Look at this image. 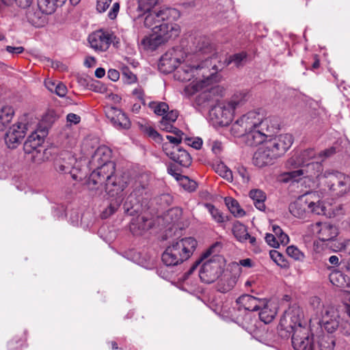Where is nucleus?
<instances>
[{
	"label": "nucleus",
	"instance_id": "f03ea898",
	"mask_svg": "<svg viewBox=\"0 0 350 350\" xmlns=\"http://www.w3.org/2000/svg\"><path fill=\"white\" fill-rule=\"evenodd\" d=\"M177 10L165 8L159 12L148 13L144 18V26L151 29L152 33L144 38L141 44L144 49L154 51L159 46L176 38L180 33V26L170 20Z\"/></svg>",
	"mask_w": 350,
	"mask_h": 350
},
{
	"label": "nucleus",
	"instance_id": "bf43d9fd",
	"mask_svg": "<svg viewBox=\"0 0 350 350\" xmlns=\"http://www.w3.org/2000/svg\"><path fill=\"white\" fill-rule=\"evenodd\" d=\"M119 9H120L119 3L115 2L112 5L111 9L110 10V11L108 13L109 18L111 19L116 18L117 16V14L119 12Z\"/></svg>",
	"mask_w": 350,
	"mask_h": 350
},
{
	"label": "nucleus",
	"instance_id": "13d9d810",
	"mask_svg": "<svg viewBox=\"0 0 350 350\" xmlns=\"http://www.w3.org/2000/svg\"><path fill=\"white\" fill-rule=\"evenodd\" d=\"M146 133L149 137L153 138L155 140L161 139V136L160 134L151 126L146 129Z\"/></svg>",
	"mask_w": 350,
	"mask_h": 350
},
{
	"label": "nucleus",
	"instance_id": "7c9ffc66",
	"mask_svg": "<svg viewBox=\"0 0 350 350\" xmlns=\"http://www.w3.org/2000/svg\"><path fill=\"white\" fill-rule=\"evenodd\" d=\"M249 195L257 209L260 211H264L265 209V201L266 196L262 191L260 189H252L250 191Z\"/></svg>",
	"mask_w": 350,
	"mask_h": 350
},
{
	"label": "nucleus",
	"instance_id": "412c9836",
	"mask_svg": "<svg viewBox=\"0 0 350 350\" xmlns=\"http://www.w3.org/2000/svg\"><path fill=\"white\" fill-rule=\"evenodd\" d=\"M277 158L271 153L265 144L260 147L254 153L253 157V163L258 167H263L267 165H272Z\"/></svg>",
	"mask_w": 350,
	"mask_h": 350
},
{
	"label": "nucleus",
	"instance_id": "9d476101",
	"mask_svg": "<svg viewBox=\"0 0 350 350\" xmlns=\"http://www.w3.org/2000/svg\"><path fill=\"white\" fill-rule=\"evenodd\" d=\"M234 112L226 103H219L209 111V120L214 126H228L232 120Z\"/></svg>",
	"mask_w": 350,
	"mask_h": 350
},
{
	"label": "nucleus",
	"instance_id": "39448f33",
	"mask_svg": "<svg viewBox=\"0 0 350 350\" xmlns=\"http://www.w3.org/2000/svg\"><path fill=\"white\" fill-rule=\"evenodd\" d=\"M197 246L192 237L172 241L162 254L161 260L167 267L176 266L190 258Z\"/></svg>",
	"mask_w": 350,
	"mask_h": 350
},
{
	"label": "nucleus",
	"instance_id": "e433bc0d",
	"mask_svg": "<svg viewBox=\"0 0 350 350\" xmlns=\"http://www.w3.org/2000/svg\"><path fill=\"white\" fill-rule=\"evenodd\" d=\"M148 106L158 116H163L169 110L168 105L164 102L152 101Z\"/></svg>",
	"mask_w": 350,
	"mask_h": 350
},
{
	"label": "nucleus",
	"instance_id": "a211bd4d",
	"mask_svg": "<svg viewBox=\"0 0 350 350\" xmlns=\"http://www.w3.org/2000/svg\"><path fill=\"white\" fill-rule=\"evenodd\" d=\"M105 115L113 125L118 129H128L131 123L126 115L122 110L114 107H107Z\"/></svg>",
	"mask_w": 350,
	"mask_h": 350
},
{
	"label": "nucleus",
	"instance_id": "de8ad7c7",
	"mask_svg": "<svg viewBox=\"0 0 350 350\" xmlns=\"http://www.w3.org/2000/svg\"><path fill=\"white\" fill-rule=\"evenodd\" d=\"M328 247V241L316 239L313 243V250L317 254L324 252Z\"/></svg>",
	"mask_w": 350,
	"mask_h": 350
},
{
	"label": "nucleus",
	"instance_id": "4468645a",
	"mask_svg": "<svg viewBox=\"0 0 350 350\" xmlns=\"http://www.w3.org/2000/svg\"><path fill=\"white\" fill-rule=\"evenodd\" d=\"M304 314L300 307L293 304L284 312L280 320V325L285 328L301 327Z\"/></svg>",
	"mask_w": 350,
	"mask_h": 350
},
{
	"label": "nucleus",
	"instance_id": "052dcab7",
	"mask_svg": "<svg viewBox=\"0 0 350 350\" xmlns=\"http://www.w3.org/2000/svg\"><path fill=\"white\" fill-rule=\"evenodd\" d=\"M178 116V111L176 110H172V111H169L168 113H167L163 117V118L166 119L167 120L174 123L177 120Z\"/></svg>",
	"mask_w": 350,
	"mask_h": 350
},
{
	"label": "nucleus",
	"instance_id": "f3484780",
	"mask_svg": "<svg viewBox=\"0 0 350 350\" xmlns=\"http://www.w3.org/2000/svg\"><path fill=\"white\" fill-rule=\"evenodd\" d=\"M27 126L25 124L18 122L13 124L5 135V142L10 148H16L25 136Z\"/></svg>",
	"mask_w": 350,
	"mask_h": 350
},
{
	"label": "nucleus",
	"instance_id": "dca6fc26",
	"mask_svg": "<svg viewBox=\"0 0 350 350\" xmlns=\"http://www.w3.org/2000/svg\"><path fill=\"white\" fill-rule=\"evenodd\" d=\"M292 344L295 350H312L313 334L311 329H293Z\"/></svg>",
	"mask_w": 350,
	"mask_h": 350
},
{
	"label": "nucleus",
	"instance_id": "c85d7f7f",
	"mask_svg": "<svg viewBox=\"0 0 350 350\" xmlns=\"http://www.w3.org/2000/svg\"><path fill=\"white\" fill-rule=\"evenodd\" d=\"M311 227L317 239L328 241V223L318 221L311 225Z\"/></svg>",
	"mask_w": 350,
	"mask_h": 350
},
{
	"label": "nucleus",
	"instance_id": "a878e982",
	"mask_svg": "<svg viewBox=\"0 0 350 350\" xmlns=\"http://www.w3.org/2000/svg\"><path fill=\"white\" fill-rule=\"evenodd\" d=\"M142 202L134 196V194H129L123 204L124 211L129 215H135L142 210Z\"/></svg>",
	"mask_w": 350,
	"mask_h": 350
},
{
	"label": "nucleus",
	"instance_id": "603ef678",
	"mask_svg": "<svg viewBox=\"0 0 350 350\" xmlns=\"http://www.w3.org/2000/svg\"><path fill=\"white\" fill-rule=\"evenodd\" d=\"M238 174L241 176L242 179V182L243 183H247L249 182L250 176L247 170L244 167H239L237 168Z\"/></svg>",
	"mask_w": 350,
	"mask_h": 350
},
{
	"label": "nucleus",
	"instance_id": "f8f14e48",
	"mask_svg": "<svg viewBox=\"0 0 350 350\" xmlns=\"http://www.w3.org/2000/svg\"><path fill=\"white\" fill-rule=\"evenodd\" d=\"M293 137L291 134H282L265 142V146L278 159L282 156L292 146Z\"/></svg>",
	"mask_w": 350,
	"mask_h": 350
},
{
	"label": "nucleus",
	"instance_id": "774afa93",
	"mask_svg": "<svg viewBox=\"0 0 350 350\" xmlns=\"http://www.w3.org/2000/svg\"><path fill=\"white\" fill-rule=\"evenodd\" d=\"M166 138L169 141V144L171 146H178L177 145L181 142V137H174L172 135H167Z\"/></svg>",
	"mask_w": 350,
	"mask_h": 350
},
{
	"label": "nucleus",
	"instance_id": "4be33fe9",
	"mask_svg": "<svg viewBox=\"0 0 350 350\" xmlns=\"http://www.w3.org/2000/svg\"><path fill=\"white\" fill-rule=\"evenodd\" d=\"M290 213L299 219H306L308 217V201L304 199V196L299 198L295 202L291 203L288 206Z\"/></svg>",
	"mask_w": 350,
	"mask_h": 350
},
{
	"label": "nucleus",
	"instance_id": "e2e57ef3",
	"mask_svg": "<svg viewBox=\"0 0 350 350\" xmlns=\"http://www.w3.org/2000/svg\"><path fill=\"white\" fill-rule=\"evenodd\" d=\"M317 342L320 350H328L327 337L325 336H319Z\"/></svg>",
	"mask_w": 350,
	"mask_h": 350
},
{
	"label": "nucleus",
	"instance_id": "680f3d73",
	"mask_svg": "<svg viewBox=\"0 0 350 350\" xmlns=\"http://www.w3.org/2000/svg\"><path fill=\"white\" fill-rule=\"evenodd\" d=\"M344 214L342 205L339 204L336 206L335 208H332V213L329 212V218L331 217H340Z\"/></svg>",
	"mask_w": 350,
	"mask_h": 350
},
{
	"label": "nucleus",
	"instance_id": "3c124183",
	"mask_svg": "<svg viewBox=\"0 0 350 350\" xmlns=\"http://www.w3.org/2000/svg\"><path fill=\"white\" fill-rule=\"evenodd\" d=\"M54 92L60 97H64L67 93V88L62 83H57Z\"/></svg>",
	"mask_w": 350,
	"mask_h": 350
},
{
	"label": "nucleus",
	"instance_id": "6e6552de",
	"mask_svg": "<svg viewBox=\"0 0 350 350\" xmlns=\"http://www.w3.org/2000/svg\"><path fill=\"white\" fill-rule=\"evenodd\" d=\"M187 57V53L182 46L173 47L161 56L159 68L164 73H170L177 68L178 65Z\"/></svg>",
	"mask_w": 350,
	"mask_h": 350
},
{
	"label": "nucleus",
	"instance_id": "2f4dec72",
	"mask_svg": "<svg viewBox=\"0 0 350 350\" xmlns=\"http://www.w3.org/2000/svg\"><path fill=\"white\" fill-rule=\"evenodd\" d=\"M14 114V109L10 106H3L0 109V131L11 122Z\"/></svg>",
	"mask_w": 350,
	"mask_h": 350
},
{
	"label": "nucleus",
	"instance_id": "37998d69",
	"mask_svg": "<svg viewBox=\"0 0 350 350\" xmlns=\"http://www.w3.org/2000/svg\"><path fill=\"white\" fill-rule=\"evenodd\" d=\"M250 332L251 336L257 340L265 342L268 341L269 329H251Z\"/></svg>",
	"mask_w": 350,
	"mask_h": 350
},
{
	"label": "nucleus",
	"instance_id": "9b49d317",
	"mask_svg": "<svg viewBox=\"0 0 350 350\" xmlns=\"http://www.w3.org/2000/svg\"><path fill=\"white\" fill-rule=\"evenodd\" d=\"M350 190V177L339 172H329V191L341 197Z\"/></svg>",
	"mask_w": 350,
	"mask_h": 350
},
{
	"label": "nucleus",
	"instance_id": "49530a36",
	"mask_svg": "<svg viewBox=\"0 0 350 350\" xmlns=\"http://www.w3.org/2000/svg\"><path fill=\"white\" fill-rule=\"evenodd\" d=\"M182 215L183 210L178 207L172 208L167 213V215L171 218L173 223L178 222L181 219Z\"/></svg>",
	"mask_w": 350,
	"mask_h": 350
},
{
	"label": "nucleus",
	"instance_id": "f257e3e1",
	"mask_svg": "<svg viewBox=\"0 0 350 350\" xmlns=\"http://www.w3.org/2000/svg\"><path fill=\"white\" fill-rule=\"evenodd\" d=\"M111 150L107 146L98 147L92 155L90 163L97 165L88 181L90 189H104L108 195L115 198L108 208L103 213L105 217L114 213L122 201V191L126 187V183H121L115 176L116 164L110 161Z\"/></svg>",
	"mask_w": 350,
	"mask_h": 350
},
{
	"label": "nucleus",
	"instance_id": "09e8293b",
	"mask_svg": "<svg viewBox=\"0 0 350 350\" xmlns=\"http://www.w3.org/2000/svg\"><path fill=\"white\" fill-rule=\"evenodd\" d=\"M329 250L334 252L344 251V242L329 238Z\"/></svg>",
	"mask_w": 350,
	"mask_h": 350
},
{
	"label": "nucleus",
	"instance_id": "ddd939ff",
	"mask_svg": "<svg viewBox=\"0 0 350 350\" xmlns=\"http://www.w3.org/2000/svg\"><path fill=\"white\" fill-rule=\"evenodd\" d=\"M115 39L116 36L113 33L102 29L92 33L88 37L91 47L97 51H107L112 42L117 44L118 41L115 42Z\"/></svg>",
	"mask_w": 350,
	"mask_h": 350
},
{
	"label": "nucleus",
	"instance_id": "79ce46f5",
	"mask_svg": "<svg viewBox=\"0 0 350 350\" xmlns=\"http://www.w3.org/2000/svg\"><path fill=\"white\" fill-rule=\"evenodd\" d=\"M304 175V170L299 169L294 171L284 172L282 174L283 181L288 182L290 180L299 181L300 178Z\"/></svg>",
	"mask_w": 350,
	"mask_h": 350
},
{
	"label": "nucleus",
	"instance_id": "4d7b16f0",
	"mask_svg": "<svg viewBox=\"0 0 350 350\" xmlns=\"http://www.w3.org/2000/svg\"><path fill=\"white\" fill-rule=\"evenodd\" d=\"M344 260V258L340 254L329 256V263L336 266L340 265Z\"/></svg>",
	"mask_w": 350,
	"mask_h": 350
},
{
	"label": "nucleus",
	"instance_id": "aec40b11",
	"mask_svg": "<svg viewBox=\"0 0 350 350\" xmlns=\"http://www.w3.org/2000/svg\"><path fill=\"white\" fill-rule=\"evenodd\" d=\"M76 163V158L69 152L64 151L56 156L54 166L57 172L61 174L72 173Z\"/></svg>",
	"mask_w": 350,
	"mask_h": 350
},
{
	"label": "nucleus",
	"instance_id": "6ab92c4d",
	"mask_svg": "<svg viewBox=\"0 0 350 350\" xmlns=\"http://www.w3.org/2000/svg\"><path fill=\"white\" fill-rule=\"evenodd\" d=\"M265 299H259L254 296L244 294L236 299L237 310H242L248 312H254L259 310L262 306H265Z\"/></svg>",
	"mask_w": 350,
	"mask_h": 350
},
{
	"label": "nucleus",
	"instance_id": "5701e85b",
	"mask_svg": "<svg viewBox=\"0 0 350 350\" xmlns=\"http://www.w3.org/2000/svg\"><path fill=\"white\" fill-rule=\"evenodd\" d=\"M213 311L226 321L235 322L239 326H244L243 321L236 317L235 308L230 307L228 304H223L220 306H217L213 309Z\"/></svg>",
	"mask_w": 350,
	"mask_h": 350
},
{
	"label": "nucleus",
	"instance_id": "bb28decb",
	"mask_svg": "<svg viewBox=\"0 0 350 350\" xmlns=\"http://www.w3.org/2000/svg\"><path fill=\"white\" fill-rule=\"evenodd\" d=\"M329 282L340 288H345L349 286L346 276L341 271L332 267H329Z\"/></svg>",
	"mask_w": 350,
	"mask_h": 350
},
{
	"label": "nucleus",
	"instance_id": "cd10ccee",
	"mask_svg": "<svg viewBox=\"0 0 350 350\" xmlns=\"http://www.w3.org/2000/svg\"><path fill=\"white\" fill-rule=\"evenodd\" d=\"M249 92L246 90H243L236 92L232 96L230 100L226 103L234 112L237 108L243 105L249 99Z\"/></svg>",
	"mask_w": 350,
	"mask_h": 350
},
{
	"label": "nucleus",
	"instance_id": "2eb2a0df",
	"mask_svg": "<svg viewBox=\"0 0 350 350\" xmlns=\"http://www.w3.org/2000/svg\"><path fill=\"white\" fill-rule=\"evenodd\" d=\"M163 150L170 159L180 165L187 167L191 165V157L186 150L169 144H163Z\"/></svg>",
	"mask_w": 350,
	"mask_h": 350
},
{
	"label": "nucleus",
	"instance_id": "a19ab883",
	"mask_svg": "<svg viewBox=\"0 0 350 350\" xmlns=\"http://www.w3.org/2000/svg\"><path fill=\"white\" fill-rule=\"evenodd\" d=\"M146 193V185L142 184L140 182L136 181L133 185V191L130 194H134L139 201H142L143 196Z\"/></svg>",
	"mask_w": 350,
	"mask_h": 350
},
{
	"label": "nucleus",
	"instance_id": "58836bf2",
	"mask_svg": "<svg viewBox=\"0 0 350 350\" xmlns=\"http://www.w3.org/2000/svg\"><path fill=\"white\" fill-rule=\"evenodd\" d=\"M309 211L316 215H325L327 208L325 204L321 201L317 202H308Z\"/></svg>",
	"mask_w": 350,
	"mask_h": 350
},
{
	"label": "nucleus",
	"instance_id": "b1692460",
	"mask_svg": "<svg viewBox=\"0 0 350 350\" xmlns=\"http://www.w3.org/2000/svg\"><path fill=\"white\" fill-rule=\"evenodd\" d=\"M265 306H260L259 308L260 320L265 325L269 324L275 319L278 308L276 304L265 299Z\"/></svg>",
	"mask_w": 350,
	"mask_h": 350
},
{
	"label": "nucleus",
	"instance_id": "0e129e2a",
	"mask_svg": "<svg viewBox=\"0 0 350 350\" xmlns=\"http://www.w3.org/2000/svg\"><path fill=\"white\" fill-rule=\"evenodd\" d=\"M5 49L8 53L12 54H21L25 51V49L23 46H7Z\"/></svg>",
	"mask_w": 350,
	"mask_h": 350
},
{
	"label": "nucleus",
	"instance_id": "5fc2aeb1",
	"mask_svg": "<svg viewBox=\"0 0 350 350\" xmlns=\"http://www.w3.org/2000/svg\"><path fill=\"white\" fill-rule=\"evenodd\" d=\"M132 93L133 95L136 96V98H137L141 102V104L144 105L146 104L144 99V92L142 88H135Z\"/></svg>",
	"mask_w": 350,
	"mask_h": 350
},
{
	"label": "nucleus",
	"instance_id": "20e7f679",
	"mask_svg": "<svg viewBox=\"0 0 350 350\" xmlns=\"http://www.w3.org/2000/svg\"><path fill=\"white\" fill-rule=\"evenodd\" d=\"M216 59V57L205 58L200 64H183L179 68L178 67L174 74V78L180 81L192 82L186 85L184 88L183 94L189 97L197 92L208 88L212 81L211 77L214 75L212 70V61Z\"/></svg>",
	"mask_w": 350,
	"mask_h": 350
},
{
	"label": "nucleus",
	"instance_id": "0eeeda50",
	"mask_svg": "<svg viewBox=\"0 0 350 350\" xmlns=\"http://www.w3.org/2000/svg\"><path fill=\"white\" fill-rule=\"evenodd\" d=\"M197 48L198 52L201 54H210V57H216V59L212 61V70L214 71V74L221 70L230 64H234L237 68H239L243 66L247 62V55L245 52L234 54L228 58L226 57L224 62H221V59H218L217 54L214 53L213 46L206 38L201 39Z\"/></svg>",
	"mask_w": 350,
	"mask_h": 350
},
{
	"label": "nucleus",
	"instance_id": "6e6d98bb",
	"mask_svg": "<svg viewBox=\"0 0 350 350\" xmlns=\"http://www.w3.org/2000/svg\"><path fill=\"white\" fill-rule=\"evenodd\" d=\"M173 122H171L166 119L162 118L161 120L159 122L160 127L167 132H172V129H174V126L172 125Z\"/></svg>",
	"mask_w": 350,
	"mask_h": 350
},
{
	"label": "nucleus",
	"instance_id": "a18cd8bd",
	"mask_svg": "<svg viewBox=\"0 0 350 350\" xmlns=\"http://www.w3.org/2000/svg\"><path fill=\"white\" fill-rule=\"evenodd\" d=\"M159 0H139V8L144 12L149 11L155 6Z\"/></svg>",
	"mask_w": 350,
	"mask_h": 350
},
{
	"label": "nucleus",
	"instance_id": "c756f323",
	"mask_svg": "<svg viewBox=\"0 0 350 350\" xmlns=\"http://www.w3.org/2000/svg\"><path fill=\"white\" fill-rule=\"evenodd\" d=\"M151 226V222L144 217H138L135 221H133L131 226V230L133 234H140L148 230Z\"/></svg>",
	"mask_w": 350,
	"mask_h": 350
},
{
	"label": "nucleus",
	"instance_id": "423d86ee",
	"mask_svg": "<svg viewBox=\"0 0 350 350\" xmlns=\"http://www.w3.org/2000/svg\"><path fill=\"white\" fill-rule=\"evenodd\" d=\"M221 247L220 243H216L201 257L200 260H202L213 254L203 262L199 271L201 280L205 283L210 284L215 282L224 272L226 266L224 258L221 255L214 254V253L219 252Z\"/></svg>",
	"mask_w": 350,
	"mask_h": 350
},
{
	"label": "nucleus",
	"instance_id": "8fccbe9b",
	"mask_svg": "<svg viewBox=\"0 0 350 350\" xmlns=\"http://www.w3.org/2000/svg\"><path fill=\"white\" fill-rule=\"evenodd\" d=\"M112 0H97L96 10L99 12H104L111 3Z\"/></svg>",
	"mask_w": 350,
	"mask_h": 350
},
{
	"label": "nucleus",
	"instance_id": "72a5a7b5",
	"mask_svg": "<svg viewBox=\"0 0 350 350\" xmlns=\"http://www.w3.org/2000/svg\"><path fill=\"white\" fill-rule=\"evenodd\" d=\"M225 204L235 217H242L245 215V211L240 207L238 202L232 198H226Z\"/></svg>",
	"mask_w": 350,
	"mask_h": 350
},
{
	"label": "nucleus",
	"instance_id": "c03bdc74",
	"mask_svg": "<svg viewBox=\"0 0 350 350\" xmlns=\"http://www.w3.org/2000/svg\"><path fill=\"white\" fill-rule=\"evenodd\" d=\"M286 254L296 260H302L304 258V253L294 245L288 246L286 248Z\"/></svg>",
	"mask_w": 350,
	"mask_h": 350
},
{
	"label": "nucleus",
	"instance_id": "1a4fd4ad",
	"mask_svg": "<svg viewBox=\"0 0 350 350\" xmlns=\"http://www.w3.org/2000/svg\"><path fill=\"white\" fill-rule=\"evenodd\" d=\"M44 139L36 132H32L27 137L24 144V150L26 153H32L33 162L41 163L49 159L51 151L43 149L41 144Z\"/></svg>",
	"mask_w": 350,
	"mask_h": 350
},
{
	"label": "nucleus",
	"instance_id": "393cba45",
	"mask_svg": "<svg viewBox=\"0 0 350 350\" xmlns=\"http://www.w3.org/2000/svg\"><path fill=\"white\" fill-rule=\"evenodd\" d=\"M238 280L236 275L230 272L224 273L223 277L217 284V289L219 292L226 293L234 288Z\"/></svg>",
	"mask_w": 350,
	"mask_h": 350
},
{
	"label": "nucleus",
	"instance_id": "f704fd0d",
	"mask_svg": "<svg viewBox=\"0 0 350 350\" xmlns=\"http://www.w3.org/2000/svg\"><path fill=\"white\" fill-rule=\"evenodd\" d=\"M37 3L40 10L45 14H53L57 7L54 0H37Z\"/></svg>",
	"mask_w": 350,
	"mask_h": 350
},
{
	"label": "nucleus",
	"instance_id": "ea45409f",
	"mask_svg": "<svg viewBox=\"0 0 350 350\" xmlns=\"http://www.w3.org/2000/svg\"><path fill=\"white\" fill-rule=\"evenodd\" d=\"M206 207L212 216V218L217 223H224L226 221V217L215 206L207 204Z\"/></svg>",
	"mask_w": 350,
	"mask_h": 350
},
{
	"label": "nucleus",
	"instance_id": "473e14b6",
	"mask_svg": "<svg viewBox=\"0 0 350 350\" xmlns=\"http://www.w3.org/2000/svg\"><path fill=\"white\" fill-rule=\"evenodd\" d=\"M173 176L180 183V185L189 192L194 191L198 184L196 181L189 179L187 176H183L178 173L173 174Z\"/></svg>",
	"mask_w": 350,
	"mask_h": 350
},
{
	"label": "nucleus",
	"instance_id": "864d4df0",
	"mask_svg": "<svg viewBox=\"0 0 350 350\" xmlns=\"http://www.w3.org/2000/svg\"><path fill=\"white\" fill-rule=\"evenodd\" d=\"M265 241L270 246L273 247H279L280 243H278L277 238L272 234L267 233L265 236Z\"/></svg>",
	"mask_w": 350,
	"mask_h": 350
},
{
	"label": "nucleus",
	"instance_id": "338daca9",
	"mask_svg": "<svg viewBox=\"0 0 350 350\" xmlns=\"http://www.w3.org/2000/svg\"><path fill=\"white\" fill-rule=\"evenodd\" d=\"M67 121L75 124L80 122L81 118L75 113H68L66 117Z\"/></svg>",
	"mask_w": 350,
	"mask_h": 350
},
{
	"label": "nucleus",
	"instance_id": "4c0bfd02",
	"mask_svg": "<svg viewBox=\"0 0 350 350\" xmlns=\"http://www.w3.org/2000/svg\"><path fill=\"white\" fill-rule=\"evenodd\" d=\"M215 171L220 176L225 178L228 181H232L233 179L232 171L224 163H219L215 165Z\"/></svg>",
	"mask_w": 350,
	"mask_h": 350
},
{
	"label": "nucleus",
	"instance_id": "c9c22d12",
	"mask_svg": "<svg viewBox=\"0 0 350 350\" xmlns=\"http://www.w3.org/2000/svg\"><path fill=\"white\" fill-rule=\"evenodd\" d=\"M232 232L239 241L241 243L245 242V237L248 234L245 226L239 221L235 222L233 224Z\"/></svg>",
	"mask_w": 350,
	"mask_h": 350
},
{
	"label": "nucleus",
	"instance_id": "69168bd1",
	"mask_svg": "<svg viewBox=\"0 0 350 350\" xmlns=\"http://www.w3.org/2000/svg\"><path fill=\"white\" fill-rule=\"evenodd\" d=\"M108 77L113 81H116L120 78V73L116 69H109L107 72Z\"/></svg>",
	"mask_w": 350,
	"mask_h": 350
},
{
	"label": "nucleus",
	"instance_id": "7ed1b4c3",
	"mask_svg": "<svg viewBox=\"0 0 350 350\" xmlns=\"http://www.w3.org/2000/svg\"><path fill=\"white\" fill-rule=\"evenodd\" d=\"M279 128L277 119L272 117L263 118L256 111H250L237 119L231 126L230 133L234 137L245 136L246 143L250 146L262 144Z\"/></svg>",
	"mask_w": 350,
	"mask_h": 350
}]
</instances>
